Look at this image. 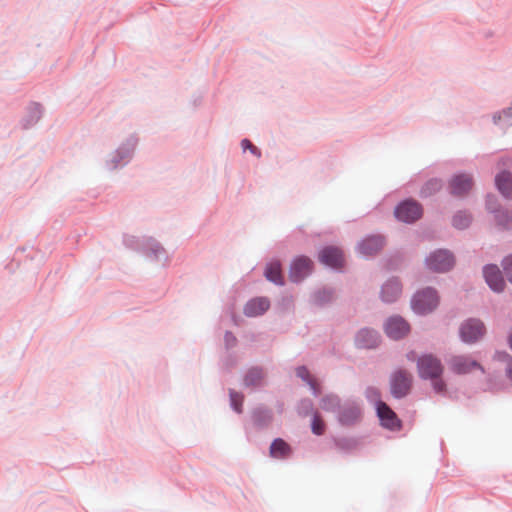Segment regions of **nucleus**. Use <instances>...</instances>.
<instances>
[{
	"mask_svg": "<svg viewBox=\"0 0 512 512\" xmlns=\"http://www.w3.org/2000/svg\"><path fill=\"white\" fill-rule=\"evenodd\" d=\"M416 365L418 376L422 380H429L436 394L447 396V383L443 379L444 365L442 361L432 353H423L418 357Z\"/></svg>",
	"mask_w": 512,
	"mask_h": 512,
	"instance_id": "1",
	"label": "nucleus"
},
{
	"mask_svg": "<svg viewBox=\"0 0 512 512\" xmlns=\"http://www.w3.org/2000/svg\"><path fill=\"white\" fill-rule=\"evenodd\" d=\"M122 243L125 248L142 255L151 262L156 263L163 261V265H167L169 262V256L166 249L153 237H138L124 234L122 237Z\"/></svg>",
	"mask_w": 512,
	"mask_h": 512,
	"instance_id": "2",
	"label": "nucleus"
},
{
	"mask_svg": "<svg viewBox=\"0 0 512 512\" xmlns=\"http://www.w3.org/2000/svg\"><path fill=\"white\" fill-rule=\"evenodd\" d=\"M439 305V292L432 286L417 289L410 298V308L412 312L420 317L432 314Z\"/></svg>",
	"mask_w": 512,
	"mask_h": 512,
	"instance_id": "3",
	"label": "nucleus"
},
{
	"mask_svg": "<svg viewBox=\"0 0 512 512\" xmlns=\"http://www.w3.org/2000/svg\"><path fill=\"white\" fill-rule=\"evenodd\" d=\"M456 264V258L452 251L446 248H437L431 251L424 260L425 267L438 274L450 272Z\"/></svg>",
	"mask_w": 512,
	"mask_h": 512,
	"instance_id": "4",
	"label": "nucleus"
},
{
	"mask_svg": "<svg viewBox=\"0 0 512 512\" xmlns=\"http://www.w3.org/2000/svg\"><path fill=\"white\" fill-rule=\"evenodd\" d=\"M393 214L397 221L411 225L423 217L424 209L416 199L407 197L397 203Z\"/></svg>",
	"mask_w": 512,
	"mask_h": 512,
	"instance_id": "5",
	"label": "nucleus"
},
{
	"mask_svg": "<svg viewBox=\"0 0 512 512\" xmlns=\"http://www.w3.org/2000/svg\"><path fill=\"white\" fill-rule=\"evenodd\" d=\"M458 334L464 344H475L486 334V326L481 319L469 317L461 322Z\"/></svg>",
	"mask_w": 512,
	"mask_h": 512,
	"instance_id": "6",
	"label": "nucleus"
},
{
	"mask_svg": "<svg viewBox=\"0 0 512 512\" xmlns=\"http://www.w3.org/2000/svg\"><path fill=\"white\" fill-rule=\"evenodd\" d=\"M390 393L394 399H403L408 396L412 390V376L405 369H397L391 373Z\"/></svg>",
	"mask_w": 512,
	"mask_h": 512,
	"instance_id": "7",
	"label": "nucleus"
},
{
	"mask_svg": "<svg viewBox=\"0 0 512 512\" xmlns=\"http://www.w3.org/2000/svg\"><path fill=\"white\" fill-rule=\"evenodd\" d=\"M318 260L326 268L343 272L346 261L343 251L334 245L323 246L318 252Z\"/></svg>",
	"mask_w": 512,
	"mask_h": 512,
	"instance_id": "8",
	"label": "nucleus"
},
{
	"mask_svg": "<svg viewBox=\"0 0 512 512\" xmlns=\"http://www.w3.org/2000/svg\"><path fill=\"white\" fill-rule=\"evenodd\" d=\"M387 244L383 234H368L357 243V251L366 258L379 254Z\"/></svg>",
	"mask_w": 512,
	"mask_h": 512,
	"instance_id": "9",
	"label": "nucleus"
},
{
	"mask_svg": "<svg viewBox=\"0 0 512 512\" xmlns=\"http://www.w3.org/2000/svg\"><path fill=\"white\" fill-rule=\"evenodd\" d=\"M384 331L388 338L399 341L404 339L411 331L409 322L401 315H392L385 320Z\"/></svg>",
	"mask_w": 512,
	"mask_h": 512,
	"instance_id": "10",
	"label": "nucleus"
},
{
	"mask_svg": "<svg viewBox=\"0 0 512 512\" xmlns=\"http://www.w3.org/2000/svg\"><path fill=\"white\" fill-rule=\"evenodd\" d=\"M314 268L313 261L306 255L294 257L289 267V278L293 283H300L308 277Z\"/></svg>",
	"mask_w": 512,
	"mask_h": 512,
	"instance_id": "11",
	"label": "nucleus"
},
{
	"mask_svg": "<svg viewBox=\"0 0 512 512\" xmlns=\"http://www.w3.org/2000/svg\"><path fill=\"white\" fill-rule=\"evenodd\" d=\"M473 185L472 175L464 172L455 173L448 182L449 193L455 197H464L472 190Z\"/></svg>",
	"mask_w": 512,
	"mask_h": 512,
	"instance_id": "12",
	"label": "nucleus"
},
{
	"mask_svg": "<svg viewBox=\"0 0 512 512\" xmlns=\"http://www.w3.org/2000/svg\"><path fill=\"white\" fill-rule=\"evenodd\" d=\"M403 285L399 277H389L380 288L379 298L385 304H393L401 297Z\"/></svg>",
	"mask_w": 512,
	"mask_h": 512,
	"instance_id": "13",
	"label": "nucleus"
},
{
	"mask_svg": "<svg viewBox=\"0 0 512 512\" xmlns=\"http://www.w3.org/2000/svg\"><path fill=\"white\" fill-rule=\"evenodd\" d=\"M484 280L488 287L495 293H501L506 287L503 272L496 264H485L482 268Z\"/></svg>",
	"mask_w": 512,
	"mask_h": 512,
	"instance_id": "14",
	"label": "nucleus"
},
{
	"mask_svg": "<svg viewBox=\"0 0 512 512\" xmlns=\"http://www.w3.org/2000/svg\"><path fill=\"white\" fill-rule=\"evenodd\" d=\"M380 342V333L369 327L361 328L356 332L354 337V345L357 349H375L379 346Z\"/></svg>",
	"mask_w": 512,
	"mask_h": 512,
	"instance_id": "15",
	"label": "nucleus"
},
{
	"mask_svg": "<svg viewBox=\"0 0 512 512\" xmlns=\"http://www.w3.org/2000/svg\"><path fill=\"white\" fill-rule=\"evenodd\" d=\"M361 417V409L354 401H347L341 405L337 420L341 426L349 427L354 425Z\"/></svg>",
	"mask_w": 512,
	"mask_h": 512,
	"instance_id": "16",
	"label": "nucleus"
},
{
	"mask_svg": "<svg viewBox=\"0 0 512 512\" xmlns=\"http://www.w3.org/2000/svg\"><path fill=\"white\" fill-rule=\"evenodd\" d=\"M274 417L273 410L263 404H260L251 411V422L255 430H266L272 423Z\"/></svg>",
	"mask_w": 512,
	"mask_h": 512,
	"instance_id": "17",
	"label": "nucleus"
},
{
	"mask_svg": "<svg viewBox=\"0 0 512 512\" xmlns=\"http://www.w3.org/2000/svg\"><path fill=\"white\" fill-rule=\"evenodd\" d=\"M376 415L383 428L390 431L401 429L402 421L387 403L380 405V408L376 410Z\"/></svg>",
	"mask_w": 512,
	"mask_h": 512,
	"instance_id": "18",
	"label": "nucleus"
},
{
	"mask_svg": "<svg viewBox=\"0 0 512 512\" xmlns=\"http://www.w3.org/2000/svg\"><path fill=\"white\" fill-rule=\"evenodd\" d=\"M270 300L265 296H256L249 299L243 308L246 317H259L265 314L270 308Z\"/></svg>",
	"mask_w": 512,
	"mask_h": 512,
	"instance_id": "19",
	"label": "nucleus"
},
{
	"mask_svg": "<svg viewBox=\"0 0 512 512\" xmlns=\"http://www.w3.org/2000/svg\"><path fill=\"white\" fill-rule=\"evenodd\" d=\"M451 369L455 374L458 375L468 374L473 369H479L482 373L485 372L483 366L478 361L465 356L453 357L451 360Z\"/></svg>",
	"mask_w": 512,
	"mask_h": 512,
	"instance_id": "20",
	"label": "nucleus"
},
{
	"mask_svg": "<svg viewBox=\"0 0 512 512\" xmlns=\"http://www.w3.org/2000/svg\"><path fill=\"white\" fill-rule=\"evenodd\" d=\"M495 188L499 194L508 201L512 200V172L499 171L494 178Z\"/></svg>",
	"mask_w": 512,
	"mask_h": 512,
	"instance_id": "21",
	"label": "nucleus"
},
{
	"mask_svg": "<svg viewBox=\"0 0 512 512\" xmlns=\"http://www.w3.org/2000/svg\"><path fill=\"white\" fill-rule=\"evenodd\" d=\"M264 277L267 281L277 286H283L285 284L282 263L279 259L273 258L266 263Z\"/></svg>",
	"mask_w": 512,
	"mask_h": 512,
	"instance_id": "22",
	"label": "nucleus"
},
{
	"mask_svg": "<svg viewBox=\"0 0 512 512\" xmlns=\"http://www.w3.org/2000/svg\"><path fill=\"white\" fill-rule=\"evenodd\" d=\"M266 372L261 366H252L247 369L243 376L245 388H260L264 385Z\"/></svg>",
	"mask_w": 512,
	"mask_h": 512,
	"instance_id": "23",
	"label": "nucleus"
},
{
	"mask_svg": "<svg viewBox=\"0 0 512 512\" xmlns=\"http://www.w3.org/2000/svg\"><path fill=\"white\" fill-rule=\"evenodd\" d=\"M293 449L283 438H275L269 447V455L275 459L285 460L291 457Z\"/></svg>",
	"mask_w": 512,
	"mask_h": 512,
	"instance_id": "24",
	"label": "nucleus"
},
{
	"mask_svg": "<svg viewBox=\"0 0 512 512\" xmlns=\"http://www.w3.org/2000/svg\"><path fill=\"white\" fill-rule=\"evenodd\" d=\"M335 297V289L328 286H323L316 289L310 295V301L317 307H324L330 304Z\"/></svg>",
	"mask_w": 512,
	"mask_h": 512,
	"instance_id": "25",
	"label": "nucleus"
},
{
	"mask_svg": "<svg viewBox=\"0 0 512 512\" xmlns=\"http://www.w3.org/2000/svg\"><path fill=\"white\" fill-rule=\"evenodd\" d=\"M491 215L498 231L504 232L512 229V213L507 208L496 210Z\"/></svg>",
	"mask_w": 512,
	"mask_h": 512,
	"instance_id": "26",
	"label": "nucleus"
},
{
	"mask_svg": "<svg viewBox=\"0 0 512 512\" xmlns=\"http://www.w3.org/2000/svg\"><path fill=\"white\" fill-rule=\"evenodd\" d=\"M473 222V215L470 211L466 209L457 210L451 219V225L456 230H466L468 229Z\"/></svg>",
	"mask_w": 512,
	"mask_h": 512,
	"instance_id": "27",
	"label": "nucleus"
},
{
	"mask_svg": "<svg viewBox=\"0 0 512 512\" xmlns=\"http://www.w3.org/2000/svg\"><path fill=\"white\" fill-rule=\"evenodd\" d=\"M320 406L325 411L338 413L341 407V399L336 394H326L321 398Z\"/></svg>",
	"mask_w": 512,
	"mask_h": 512,
	"instance_id": "28",
	"label": "nucleus"
},
{
	"mask_svg": "<svg viewBox=\"0 0 512 512\" xmlns=\"http://www.w3.org/2000/svg\"><path fill=\"white\" fill-rule=\"evenodd\" d=\"M442 188V180L438 178H431L424 183L420 190V197L428 198L433 196Z\"/></svg>",
	"mask_w": 512,
	"mask_h": 512,
	"instance_id": "29",
	"label": "nucleus"
},
{
	"mask_svg": "<svg viewBox=\"0 0 512 512\" xmlns=\"http://www.w3.org/2000/svg\"><path fill=\"white\" fill-rule=\"evenodd\" d=\"M333 442L337 449L345 453L355 450L359 444V441L353 437H334Z\"/></svg>",
	"mask_w": 512,
	"mask_h": 512,
	"instance_id": "30",
	"label": "nucleus"
},
{
	"mask_svg": "<svg viewBox=\"0 0 512 512\" xmlns=\"http://www.w3.org/2000/svg\"><path fill=\"white\" fill-rule=\"evenodd\" d=\"M365 397L367 399V401L371 404L374 405L375 407V410H377L378 408H380V405L381 404H385L386 402H384L382 399H381V392L378 388L374 387V386H368L365 390Z\"/></svg>",
	"mask_w": 512,
	"mask_h": 512,
	"instance_id": "31",
	"label": "nucleus"
},
{
	"mask_svg": "<svg viewBox=\"0 0 512 512\" xmlns=\"http://www.w3.org/2000/svg\"><path fill=\"white\" fill-rule=\"evenodd\" d=\"M230 407L233 411L240 414L243 412L244 395L234 389H229Z\"/></svg>",
	"mask_w": 512,
	"mask_h": 512,
	"instance_id": "32",
	"label": "nucleus"
},
{
	"mask_svg": "<svg viewBox=\"0 0 512 512\" xmlns=\"http://www.w3.org/2000/svg\"><path fill=\"white\" fill-rule=\"evenodd\" d=\"M310 427L314 435L321 436L325 433L326 423L318 412L313 413V416L311 417Z\"/></svg>",
	"mask_w": 512,
	"mask_h": 512,
	"instance_id": "33",
	"label": "nucleus"
},
{
	"mask_svg": "<svg viewBox=\"0 0 512 512\" xmlns=\"http://www.w3.org/2000/svg\"><path fill=\"white\" fill-rule=\"evenodd\" d=\"M297 413L301 417H307L311 415L313 416V413H317L314 411V405L311 399L309 398H303L301 399L296 407Z\"/></svg>",
	"mask_w": 512,
	"mask_h": 512,
	"instance_id": "34",
	"label": "nucleus"
},
{
	"mask_svg": "<svg viewBox=\"0 0 512 512\" xmlns=\"http://www.w3.org/2000/svg\"><path fill=\"white\" fill-rule=\"evenodd\" d=\"M504 206L500 203L497 195L493 193H487L485 196V209L487 213L491 214L494 211L503 208Z\"/></svg>",
	"mask_w": 512,
	"mask_h": 512,
	"instance_id": "35",
	"label": "nucleus"
},
{
	"mask_svg": "<svg viewBox=\"0 0 512 512\" xmlns=\"http://www.w3.org/2000/svg\"><path fill=\"white\" fill-rule=\"evenodd\" d=\"M501 265L506 279L512 284V254L505 256L501 261Z\"/></svg>",
	"mask_w": 512,
	"mask_h": 512,
	"instance_id": "36",
	"label": "nucleus"
},
{
	"mask_svg": "<svg viewBox=\"0 0 512 512\" xmlns=\"http://www.w3.org/2000/svg\"><path fill=\"white\" fill-rule=\"evenodd\" d=\"M296 376L299 377L302 381H304L307 385L313 381L310 376V372L306 366H298L296 368Z\"/></svg>",
	"mask_w": 512,
	"mask_h": 512,
	"instance_id": "37",
	"label": "nucleus"
},
{
	"mask_svg": "<svg viewBox=\"0 0 512 512\" xmlns=\"http://www.w3.org/2000/svg\"><path fill=\"white\" fill-rule=\"evenodd\" d=\"M241 146H242L244 151L249 149L251 151L252 157L258 158V157L261 156V153L258 150V148L256 146H254L248 139L242 140Z\"/></svg>",
	"mask_w": 512,
	"mask_h": 512,
	"instance_id": "38",
	"label": "nucleus"
},
{
	"mask_svg": "<svg viewBox=\"0 0 512 512\" xmlns=\"http://www.w3.org/2000/svg\"><path fill=\"white\" fill-rule=\"evenodd\" d=\"M224 344L227 350L233 348L237 344V338L231 331H226L224 334Z\"/></svg>",
	"mask_w": 512,
	"mask_h": 512,
	"instance_id": "39",
	"label": "nucleus"
},
{
	"mask_svg": "<svg viewBox=\"0 0 512 512\" xmlns=\"http://www.w3.org/2000/svg\"><path fill=\"white\" fill-rule=\"evenodd\" d=\"M402 262V257L400 255H395L387 259L386 267L388 270L395 271L398 269L399 264Z\"/></svg>",
	"mask_w": 512,
	"mask_h": 512,
	"instance_id": "40",
	"label": "nucleus"
},
{
	"mask_svg": "<svg viewBox=\"0 0 512 512\" xmlns=\"http://www.w3.org/2000/svg\"><path fill=\"white\" fill-rule=\"evenodd\" d=\"M495 359L501 362H508L512 364V356L507 351H496Z\"/></svg>",
	"mask_w": 512,
	"mask_h": 512,
	"instance_id": "41",
	"label": "nucleus"
},
{
	"mask_svg": "<svg viewBox=\"0 0 512 512\" xmlns=\"http://www.w3.org/2000/svg\"><path fill=\"white\" fill-rule=\"evenodd\" d=\"M127 163L128 162H114V161L106 162V169L108 171H115V170L123 169Z\"/></svg>",
	"mask_w": 512,
	"mask_h": 512,
	"instance_id": "42",
	"label": "nucleus"
},
{
	"mask_svg": "<svg viewBox=\"0 0 512 512\" xmlns=\"http://www.w3.org/2000/svg\"><path fill=\"white\" fill-rule=\"evenodd\" d=\"M236 364V359L233 354H228L225 359L223 360V365L230 369Z\"/></svg>",
	"mask_w": 512,
	"mask_h": 512,
	"instance_id": "43",
	"label": "nucleus"
},
{
	"mask_svg": "<svg viewBox=\"0 0 512 512\" xmlns=\"http://www.w3.org/2000/svg\"><path fill=\"white\" fill-rule=\"evenodd\" d=\"M308 385H309V387H310V389H311V391H312V394H313L314 396H318V394H319V389L317 388V386L315 385V383H314L313 381H311Z\"/></svg>",
	"mask_w": 512,
	"mask_h": 512,
	"instance_id": "44",
	"label": "nucleus"
},
{
	"mask_svg": "<svg viewBox=\"0 0 512 512\" xmlns=\"http://www.w3.org/2000/svg\"><path fill=\"white\" fill-rule=\"evenodd\" d=\"M506 376L512 381V364H509L506 368Z\"/></svg>",
	"mask_w": 512,
	"mask_h": 512,
	"instance_id": "45",
	"label": "nucleus"
},
{
	"mask_svg": "<svg viewBox=\"0 0 512 512\" xmlns=\"http://www.w3.org/2000/svg\"><path fill=\"white\" fill-rule=\"evenodd\" d=\"M508 345L510 349L512 350V332L508 335Z\"/></svg>",
	"mask_w": 512,
	"mask_h": 512,
	"instance_id": "46",
	"label": "nucleus"
}]
</instances>
